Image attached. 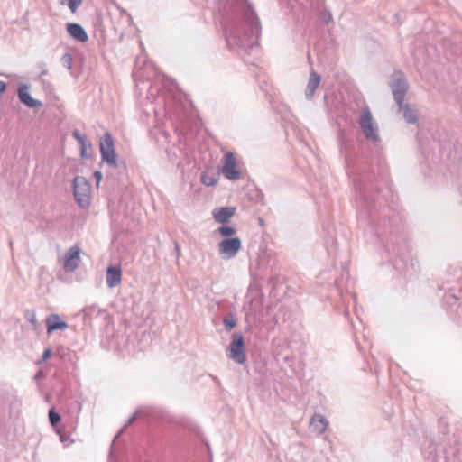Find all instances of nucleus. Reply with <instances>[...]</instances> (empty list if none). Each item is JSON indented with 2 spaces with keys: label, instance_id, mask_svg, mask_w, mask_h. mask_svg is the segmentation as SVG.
<instances>
[{
  "label": "nucleus",
  "instance_id": "obj_1",
  "mask_svg": "<svg viewBox=\"0 0 462 462\" xmlns=\"http://www.w3.org/2000/svg\"><path fill=\"white\" fill-rule=\"evenodd\" d=\"M356 189L359 193L360 217L369 221L378 238L386 239L384 245L389 252L402 257L403 249L396 236L402 227L400 215L391 207L382 206L374 199L373 190L377 189L372 180L363 176L356 180Z\"/></svg>",
  "mask_w": 462,
  "mask_h": 462
},
{
  "label": "nucleus",
  "instance_id": "obj_2",
  "mask_svg": "<svg viewBox=\"0 0 462 462\" xmlns=\"http://www.w3.org/2000/svg\"><path fill=\"white\" fill-rule=\"evenodd\" d=\"M230 12L223 17L226 44L248 51L258 45L261 23L248 0H230Z\"/></svg>",
  "mask_w": 462,
  "mask_h": 462
},
{
  "label": "nucleus",
  "instance_id": "obj_3",
  "mask_svg": "<svg viewBox=\"0 0 462 462\" xmlns=\"http://www.w3.org/2000/svg\"><path fill=\"white\" fill-rule=\"evenodd\" d=\"M389 86L398 106V110L402 108V103L408 92V81L402 71H394L389 79Z\"/></svg>",
  "mask_w": 462,
  "mask_h": 462
},
{
  "label": "nucleus",
  "instance_id": "obj_4",
  "mask_svg": "<svg viewBox=\"0 0 462 462\" xmlns=\"http://www.w3.org/2000/svg\"><path fill=\"white\" fill-rule=\"evenodd\" d=\"M73 194L76 201L82 208H87L90 204V184L83 176H77L72 182Z\"/></svg>",
  "mask_w": 462,
  "mask_h": 462
},
{
  "label": "nucleus",
  "instance_id": "obj_5",
  "mask_svg": "<svg viewBox=\"0 0 462 462\" xmlns=\"http://www.w3.org/2000/svg\"><path fill=\"white\" fill-rule=\"evenodd\" d=\"M99 150L102 162L108 166H116V152L114 139L109 132H106L99 141Z\"/></svg>",
  "mask_w": 462,
  "mask_h": 462
},
{
  "label": "nucleus",
  "instance_id": "obj_6",
  "mask_svg": "<svg viewBox=\"0 0 462 462\" xmlns=\"http://www.w3.org/2000/svg\"><path fill=\"white\" fill-rule=\"evenodd\" d=\"M227 356L236 364L243 365L245 363V340L241 332H235L232 335L231 343L227 347Z\"/></svg>",
  "mask_w": 462,
  "mask_h": 462
},
{
  "label": "nucleus",
  "instance_id": "obj_7",
  "mask_svg": "<svg viewBox=\"0 0 462 462\" xmlns=\"http://www.w3.org/2000/svg\"><path fill=\"white\" fill-rule=\"evenodd\" d=\"M358 123L368 141L375 143L380 140L377 126L373 123V116L368 107L362 109Z\"/></svg>",
  "mask_w": 462,
  "mask_h": 462
},
{
  "label": "nucleus",
  "instance_id": "obj_8",
  "mask_svg": "<svg viewBox=\"0 0 462 462\" xmlns=\"http://www.w3.org/2000/svg\"><path fill=\"white\" fill-rule=\"evenodd\" d=\"M242 246L239 237H226L218 244V250L224 259L234 258Z\"/></svg>",
  "mask_w": 462,
  "mask_h": 462
},
{
  "label": "nucleus",
  "instance_id": "obj_9",
  "mask_svg": "<svg viewBox=\"0 0 462 462\" xmlns=\"http://www.w3.org/2000/svg\"><path fill=\"white\" fill-rule=\"evenodd\" d=\"M224 164L222 166L221 171L224 176L231 180H238L241 177V171L236 169V161L234 156V153L228 152L224 156Z\"/></svg>",
  "mask_w": 462,
  "mask_h": 462
},
{
  "label": "nucleus",
  "instance_id": "obj_10",
  "mask_svg": "<svg viewBox=\"0 0 462 462\" xmlns=\"http://www.w3.org/2000/svg\"><path fill=\"white\" fill-rule=\"evenodd\" d=\"M30 86L25 83H20L17 89L19 101L29 108H39L42 106V103L33 98L29 93Z\"/></svg>",
  "mask_w": 462,
  "mask_h": 462
},
{
  "label": "nucleus",
  "instance_id": "obj_11",
  "mask_svg": "<svg viewBox=\"0 0 462 462\" xmlns=\"http://www.w3.org/2000/svg\"><path fill=\"white\" fill-rule=\"evenodd\" d=\"M80 248L75 245L66 252L63 268L67 273H72L79 267L80 263Z\"/></svg>",
  "mask_w": 462,
  "mask_h": 462
},
{
  "label": "nucleus",
  "instance_id": "obj_12",
  "mask_svg": "<svg viewBox=\"0 0 462 462\" xmlns=\"http://www.w3.org/2000/svg\"><path fill=\"white\" fill-rule=\"evenodd\" d=\"M46 327L47 333L51 334L55 330H65L69 328V325L60 319V315L52 313L46 318Z\"/></svg>",
  "mask_w": 462,
  "mask_h": 462
},
{
  "label": "nucleus",
  "instance_id": "obj_13",
  "mask_svg": "<svg viewBox=\"0 0 462 462\" xmlns=\"http://www.w3.org/2000/svg\"><path fill=\"white\" fill-rule=\"evenodd\" d=\"M106 284L109 288H115L122 280V269L120 265H109L106 269Z\"/></svg>",
  "mask_w": 462,
  "mask_h": 462
},
{
  "label": "nucleus",
  "instance_id": "obj_14",
  "mask_svg": "<svg viewBox=\"0 0 462 462\" xmlns=\"http://www.w3.org/2000/svg\"><path fill=\"white\" fill-rule=\"evenodd\" d=\"M68 33L76 41L79 42H86L88 41V36L85 29L77 23H69L66 24Z\"/></svg>",
  "mask_w": 462,
  "mask_h": 462
},
{
  "label": "nucleus",
  "instance_id": "obj_15",
  "mask_svg": "<svg viewBox=\"0 0 462 462\" xmlns=\"http://www.w3.org/2000/svg\"><path fill=\"white\" fill-rule=\"evenodd\" d=\"M320 81V75L316 70L311 69L307 88L305 90V97L307 100H312L316 90L319 87Z\"/></svg>",
  "mask_w": 462,
  "mask_h": 462
},
{
  "label": "nucleus",
  "instance_id": "obj_16",
  "mask_svg": "<svg viewBox=\"0 0 462 462\" xmlns=\"http://www.w3.org/2000/svg\"><path fill=\"white\" fill-rule=\"evenodd\" d=\"M236 208L222 207L215 208L212 212L214 219L220 224H226L235 215Z\"/></svg>",
  "mask_w": 462,
  "mask_h": 462
},
{
  "label": "nucleus",
  "instance_id": "obj_17",
  "mask_svg": "<svg viewBox=\"0 0 462 462\" xmlns=\"http://www.w3.org/2000/svg\"><path fill=\"white\" fill-rule=\"evenodd\" d=\"M310 426L313 432L320 435L326 431L328 426V421L323 415L315 414L311 418Z\"/></svg>",
  "mask_w": 462,
  "mask_h": 462
},
{
  "label": "nucleus",
  "instance_id": "obj_18",
  "mask_svg": "<svg viewBox=\"0 0 462 462\" xmlns=\"http://www.w3.org/2000/svg\"><path fill=\"white\" fill-rule=\"evenodd\" d=\"M403 114V118L408 124H415L418 121L419 114L415 105L407 103L405 105L402 104V110Z\"/></svg>",
  "mask_w": 462,
  "mask_h": 462
},
{
  "label": "nucleus",
  "instance_id": "obj_19",
  "mask_svg": "<svg viewBox=\"0 0 462 462\" xmlns=\"http://www.w3.org/2000/svg\"><path fill=\"white\" fill-rule=\"evenodd\" d=\"M201 182L208 187L215 186L219 180V173L204 171L200 176Z\"/></svg>",
  "mask_w": 462,
  "mask_h": 462
},
{
  "label": "nucleus",
  "instance_id": "obj_20",
  "mask_svg": "<svg viewBox=\"0 0 462 462\" xmlns=\"http://www.w3.org/2000/svg\"><path fill=\"white\" fill-rule=\"evenodd\" d=\"M217 232L221 236H226V237H229V236L235 235L236 230L235 227H233L231 226L223 225V226L218 227Z\"/></svg>",
  "mask_w": 462,
  "mask_h": 462
},
{
  "label": "nucleus",
  "instance_id": "obj_21",
  "mask_svg": "<svg viewBox=\"0 0 462 462\" xmlns=\"http://www.w3.org/2000/svg\"><path fill=\"white\" fill-rule=\"evenodd\" d=\"M137 417H138V414L137 412L134 413L132 416H130L126 421V423L125 424V426L118 431V433L116 434V436L113 439V442H112V445H111V448H113V445L114 443L116 442V439L124 432V430L128 427L130 426L132 423H134L136 420H137Z\"/></svg>",
  "mask_w": 462,
  "mask_h": 462
},
{
  "label": "nucleus",
  "instance_id": "obj_22",
  "mask_svg": "<svg viewBox=\"0 0 462 462\" xmlns=\"http://www.w3.org/2000/svg\"><path fill=\"white\" fill-rule=\"evenodd\" d=\"M80 145V155L82 158L89 159L92 156V145L90 143Z\"/></svg>",
  "mask_w": 462,
  "mask_h": 462
},
{
  "label": "nucleus",
  "instance_id": "obj_23",
  "mask_svg": "<svg viewBox=\"0 0 462 462\" xmlns=\"http://www.w3.org/2000/svg\"><path fill=\"white\" fill-rule=\"evenodd\" d=\"M48 416L50 424L53 427L60 423L61 420L60 415L53 408L49 410Z\"/></svg>",
  "mask_w": 462,
  "mask_h": 462
},
{
  "label": "nucleus",
  "instance_id": "obj_24",
  "mask_svg": "<svg viewBox=\"0 0 462 462\" xmlns=\"http://www.w3.org/2000/svg\"><path fill=\"white\" fill-rule=\"evenodd\" d=\"M319 19L325 24L332 23L333 16L330 10H328V8H324L319 14Z\"/></svg>",
  "mask_w": 462,
  "mask_h": 462
},
{
  "label": "nucleus",
  "instance_id": "obj_25",
  "mask_svg": "<svg viewBox=\"0 0 462 462\" xmlns=\"http://www.w3.org/2000/svg\"><path fill=\"white\" fill-rule=\"evenodd\" d=\"M223 323L226 331H231L236 326V321L233 314L226 316L223 319Z\"/></svg>",
  "mask_w": 462,
  "mask_h": 462
},
{
  "label": "nucleus",
  "instance_id": "obj_26",
  "mask_svg": "<svg viewBox=\"0 0 462 462\" xmlns=\"http://www.w3.org/2000/svg\"><path fill=\"white\" fill-rule=\"evenodd\" d=\"M61 62H62V65L68 69V70H70L72 69V63H73V59H72V56L71 54H69V52H66L62 58H61Z\"/></svg>",
  "mask_w": 462,
  "mask_h": 462
},
{
  "label": "nucleus",
  "instance_id": "obj_27",
  "mask_svg": "<svg viewBox=\"0 0 462 462\" xmlns=\"http://www.w3.org/2000/svg\"><path fill=\"white\" fill-rule=\"evenodd\" d=\"M72 136L79 142V144H84L87 142V136L85 134H81L79 130H74L72 132Z\"/></svg>",
  "mask_w": 462,
  "mask_h": 462
},
{
  "label": "nucleus",
  "instance_id": "obj_28",
  "mask_svg": "<svg viewBox=\"0 0 462 462\" xmlns=\"http://www.w3.org/2000/svg\"><path fill=\"white\" fill-rule=\"evenodd\" d=\"M68 6L72 13H75L78 7L81 5L82 0H67Z\"/></svg>",
  "mask_w": 462,
  "mask_h": 462
},
{
  "label": "nucleus",
  "instance_id": "obj_29",
  "mask_svg": "<svg viewBox=\"0 0 462 462\" xmlns=\"http://www.w3.org/2000/svg\"><path fill=\"white\" fill-rule=\"evenodd\" d=\"M52 354V351L51 348L44 349L42 356V361L45 362L47 361Z\"/></svg>",
  "mask_w": 462,
  "mask_h": 462
},
{
  "label": "nucleus",
  "instance_id": "obj_30",
  "mask_svg": "<svg viewBox=\"0 0 462 462\" xmlns=\"http://www.w3.org/2000/svg\"><path fill=\"white\" fill-rule=\"evenodd\" d=\"M96 309V305L92 306H87L82 310V312L85 314V316L91 315L92 311Z\"/></svg>",
  "mask_w": 462,
  "mask_h": 462
},
{
  "label": "nucleus",
  "instance_id": "obj_31",
  "mask_svg": "<svg viewBox=\"0 0 462 462\" xmlns=\"http://www.w3.org/2000/svg\"><path fill=\"white\" fill-rule=\"evenodd\" d=\"M93 175L96 179L97 185L98 186L103 178L102 172L100 171H96Z\"/></svg>",
  "mask_w": 462,
  "mask_h": 462
},
{
  "label": "nucleus",
  "instance_id": "obj_32",
  "mask_svg": "<svg viewBox=\"0 0 462 462\" xmlns=\"http://www.w3.org/2000/svg\"><path fill=\"white\" fill-rule=\"evenodd\" d=\"M174 251L176 254V260L178 262L180 255V246L178 242H174Z\"/></svg>",
  "mask_w": 462,
  "mask_h": 462
},
{
  "label": "nucleus",
  "instance_id": "obj_33",
  "mask_svg": "<svg viewBox=\"0 0 462 462\" xmlns=\"http://www.w3.org/2000/svg\"><path fill=\"white\" fill-rule=\"evenodd\" d=\"M39 67L42 69L40 77L45 76V75L48 74V69L46 68V64L45 63H43V62L40 63Z\"/></svg>",
  "mask_w": 462,
  "mask_h": 462
},
{
  "label": "nucleus",
  "instance_id": "obj_34",
  "mask_svg": "<svg viewBox=\"0 0 462 462\" xmlns=\"http://www.w3.org/2000/svg\"><path fill=\"white\" fill-rule=\"evenodd\" d=\"M27 319L32 324H36L37 323L36 315L33 312L31 313L30 315H27Z\"/></svg>",
  "mask_w": 462,
  "mask_h": 462
},
{
  "label": "nucleus",
  "instance_id": "obj_35",
  "mask_svg": "<svg viewBox=\"0 0 462 462\" xmlns=\"http://www.w3.org/2000/svg\"><path fill=\"white\" fill-rule=\"evenodd\" d=\"M7 88V85L5 82L0 80V94H3L5 92Z\"/></svg>",
  "mask_w": 462,
  "mask_h": 462
},
{
  "label": "nucleus",
  "instance_id": "obj_36",
  "mask_svg": "<svg viewBox=\"0 0 462 462\" xmlns=\"http://www.w3.org/2000/svg\"><path fill=\"white\" fill-rule=\"evenodd\" d=\"M60 439L61 442H65L68 439L64 434L60 433Z\"/></svg>",
  "mask_w": 462,
  "mask_h": 462
},
{
  "label": "nucleus",
  "instance_id": "obj_37",
  "mask_svg": "<svg viewBox=\"0 0 462 462\" xmlns=\"http://www.w3.org/2000/svg\"><path fill=\"white\" fill-rule=\"evenodd\" d=\"M211 377H212L213 381H214L216 383H217V384H219V383H220V382H219V380H218V378H217V377L213 376V375H211Z\"/></svg>",
  "mask_w": 462,
  "mask_h": 462
},
{
  "label": "nucleus",
  "instance_id": "obj_38",
  "mask_svg": "<svg viewBox=\"0 0 462 462\" xmlns=\"http://www.w3.org/2000/svg\"><path fill=\"white\" fill-rule=\"evenodd\" d=\"M258 222H259V225L260 226H263V219L262 217H259L258 218Z\"/></svg>",
  "mask_w": 462,
  "mask_h": 462
}]
</instances>
